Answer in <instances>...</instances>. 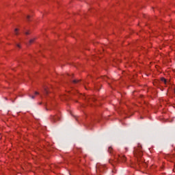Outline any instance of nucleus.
I'll return each instance as SVG.
<instances>
[{
	"label": "nucleus",
	"instance_id": "nucleus-1",
	"mask_svg": "<svg viewBox=\"0 0 175 175\" xmlns=\"http://www.w3.org/2000/svg\"><path fill=\"white\" fill-rule=\"evenodd\" d=\"M134 155L137 158L138 162L140 161L139 158H142L143 157V151L142 150V145L138 144V146L137 148H135L134 149Z\"/></svg>",
	"mask_w": 175,
	"mask_h": 175
},
{
	"label": "nucleus",
	"instance_id": "nucleus-2",
	"mask_svg": "<svg viewBox=\"0 0 175 175\" xmlns=\"http://www.w3.org/2000/svg\"><path fill=\"white\" fill-rule=\"evenodd\" d=\"M106 169V167L105 165H96V173H99L100 172H104V170Z\"/></svg>",
	"mask_w": 175,
	"mask_h": 175
},
{
	"label": "nucleus",
	"instance_id": "nucleus-3",
	"mask_svg": "<svg viewBox=\"0 0 175 175\" xmlns=\"http://www.w3.org/2000/svg\"><path fill=\"white\" fill-rule=\"evenodd\" d=\"M51 120L53 122H56V121L59 120V116H52Z\"/></svg>",
	"mask_w": 175,
	"mask_h": 175
},
{
	"label": "nucleus",
	"instance_id": "nucleus-4",
	"mask_svg": "<svg viewBox=\"0 0 175 175\" xmlns=\"http://www.w3.org/2000/svg\"><path fill=\"white\" fill-rule=\"evenodd\" d=\"M35 42V38H32L29 41V43L27 44L28 46H29V44H32V43H33Z\"/></svg>",
	"mask_w": 175,
	"mask_h": 175
},
{
	"label": "nucleus",
	"instance_id": "nucleus-5",
	"mask_svg": "<svg viewBox=\"0 0 175 175\" xmlns=\"http://www.w3.org/2000/svg\"><path fill=\"white\" fill-rule=\"evenodd\" d=\"M161 81L164 83V84H167V81H166V79L165 78H161Z\"/></svg>",
	"mask_w": 175,
	"mask_h": 175
},
{
	"label": "nucleus",
	"instance_id": "nucleus-6",
	"mask_svg": "<svg viewBox=\"0 0 175 175\" xmlns=\"http://www.w3.org/2000/svg\"><path fill=\"white\" fill-rule=\"evenodd\" d=\"M44 95H47V94H49V90L46 88H44Z\"/></svg>",
	"mask_w": 175,
	"mask_h": 175
},
{
	"label": "nucleus",
	"instance_id": "nucleus-7",
	"mask_svg": "<svg viewBox=\"0 0 175 175\" xmlns=\"http://www.w3.org/2000/svg\"><path fill=\"white\" fill-rule=\"evenodd\" d=\"M14 32L15 35H18V29H15Z\"/></svg>",
	"mask_w": 175,
	"mask_h": 175
},
{
	"label": "nucleus",
	"instance_id": "nucleus-8",
	"mask_svg": "<svg viewBox=\"0 0 175 175\" xmlns=\"http://www.w3.org/2000/svg\"><path fill=\"white\" fill-rule=\"evenodd\" d=\"M111 150H113V148L111 146L109 147L108 151L110 154H111Z\"/></svg>",
	"mask_w": 175,
	"mask_h": 175
},
{
	"label": "nucleus",
	"instance_id": "nucleus-9",
	"mask_svg": "<svg viewBox=\"0 0 175 175\" xmlns=\"http://www.w3.org/2000/svg\"><path fill=\"white\" fill-rule=\"evenodd\" d=\"M121 158V159H122V161H123V162H125V161H126V158H125V157L124 156H122V157H120Z\"/></svg>",
	"mask_w": 175,
	"mask_h": 175
},
{
	"label": "nucleus",
	"instance_id": "nucleus-10",
	"mask_svg": "<svg viewBox=\"0 0 175 175\" xmlns=\"http://www.w3.org/2000/svg\"><path fill=\"white\" fill-rule=\"evenodd\" d=\"M29 18H31V16H30L29 15H27V20L28 21H29Z\"/></svg>",
	"mask_w": 175,
	"mask_h": 175
},
{
	"label": "nucleus",
	"instance_id": "nucleus-11",
	"mask_svg": "<svg viewBox=\"0 0 175 175\" xmlns=\"http://www.w3.org/2000/svg\"><path fill=\"white\" fill-rule=\"evenodd\" d=\"M29 98H31V99H35V96H31V95H29Z\"/></svg>",
	"mask_w": 175,
	"mask_h": 175
},
{
	"label": "nucleus",
	"instance_id": "nucleus-12",
	"mask_svg": "<svg viewBox=\"0 0 175 175\" xmlns=\"http://www.w3.org/2000/svg\"><path fill=\"white\" fill-rule=\"evenodd\" d=\"M73 83H79V80H74Z\"/></svg>",
	"mask_w": 175,
	"mask_h": 175
},
{
	"label": "nucleus",
	"instance_id": "nucleus-13",
	"mask_svg": "<svg viewBox=\"0 0 175 175\" xmlns=\"http://www.w3.org/2000/svg\"><path fill=\"white\" fill-rule=\"evenodd\" d=\"M16 46L18 47V49H21V46H20V44H16Z\"/></svg>",
	"mask_w": 175,
	"mask_h": 175
},
{
	"label": "nucleus",
	"instance_id": "nucleus-14",
	"mask_svg": "<svg viewBox=\"0 0 175 175\" xmlns=\"http://www.w3.org/2000/svg\"><path fill=\"white\" fill-rule=\"evenodd\" d=\"M35 95H39V92H35Z\"/></svg>",
	"mask_w": 175,
	"mask_h": 175
},
{
	"label": "nucleus",
	"instance_id": "nucleus-15",
	"mask_svg": "<svg viewBox=\"0 0 175 175\" xmlns=\"http://www.w3.org/2000/svg\"><path fill=\"white\" fill-rule=\"evenodd\" d=\"M25 35H29V32L28 31L25 32Z\"/></svg>",
	"mask_w": 175,
	"mask_h": 175
},
{
	"label": "nucleus",
	"instance_id": "nucleus-16",
	"mask_svg": "<svg viewBox=\"0 0 175 175\" xmlns=\"http://www.w3.org/2000/svg\"><path fill=\"white\" fill-rule=\"evenodd\" d=\"M104 80H107V77H104Z\"/></svg>",
	"mask_w": 175,
	"mask_h": 175
}]
</instances>
